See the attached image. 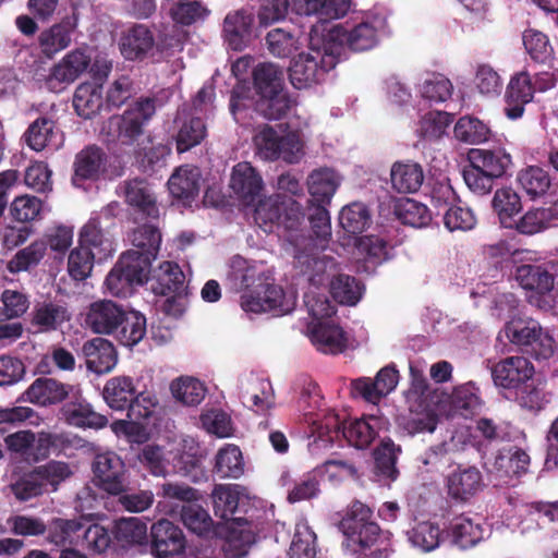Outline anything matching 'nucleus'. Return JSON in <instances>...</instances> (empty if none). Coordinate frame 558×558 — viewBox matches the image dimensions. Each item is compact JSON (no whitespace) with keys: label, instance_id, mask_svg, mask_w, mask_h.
<instances>
[{"label":"nucleus","instance_id":"nucleus-1","mask_svg":"<svg viewBox=\"0 0 558 558\" xmlns=\"http://www.w3.org/2000/svg\"><path fill=\"white\" fill-rule=\"evenodd\" d=\"M227 281L234 291H244L241 307L245 312L259 314L271 312L281 316L291 313L296 306V293L293 289L283 290L268 282L264 265L235 256L230 263Z\"/></svg>","mask_w":558,"mask_h":558},{"label":"nucleus","instance_id":"nucleus-2","mask_svg":"<svg viewBox=\"0 0 558 558\" xmlns=\"http://www.w3.org/2000/svg\"><path fill=\"white\" fill-rule=\"evenodd\" d=\"M410 377L411 385L405 395L409 414L400 420L399 425L409 435L433 433L446 409L442 391L433 389L422 371L413 365L410 366Z\"/></svg>","mask_w":558,"mask_h":558},{"label":"nucleus","instance_id":"nucleus-3","mask_svg":"<svg viewBox=\"0 0 558 558\" xmlns=\"http://www.w3.org/2000/svg\"><path fill=\"white\" fill-rule=\"evenodd\" d=\"M338 60L336 50L330 47L325 37L324 23L313 25L308 50L301 52L289 69L291 84L302 89L322 82L327 72L336 66Z\"/></svg>","mask_w":558,"mask_h":558},{"label":"nucleus","instance_id":"nucleus-4","mask_svg":"<svg viewBox=\"0 0 558 558\" xmlns=\"http://www.w3.org/2000/svg\"><path fill=\"white\" fill-rule=\"evenodd\" d=\"M387 26L379 14H368L354 24H337L325 29V37L339 58L343 48L352 51H366L378 44Z\"/></svg>","mask_w":558,"mask_h":558},{"label":"nucleus","instance_id":"nucleus-5","mask_svg":"<svg viewBox=\"0 0 558 558\" xmlns=\"http://www.w3.org/2000/svg\"><path fill=\"white\" fill-rule=\"evenodd\" d=\"M371 509L360 501L352 502L345 517L340 522L343 533V546L353 554L380 549L388 537L371 520Z\"/></svg>","mask_w":558,"mask_h":558},{"label":"nucleus","instance_id":"nucleus-6","mask_svg":"<svg viewBox=\"0 0 558 558\" xmlns=\"http://www.w3.org/2000/svg\"><path fill=\"white\" fill-rule=\"evenodd\" d=\"M254 141L257 154L265 160L282 159L288 163H298L305 155V141L298 130L277 132L270 126H264Z\"/></svg>","mask_w":558,"mask_h":558},{"label":"nucleus","instance_id":"nucleus-7","mask_svg":"<svg viewBox=\"0 0 558 558\" xmlns=\"http://www.w3.org/2000/svg\"><path fill=\"white\" fill-rule=\"evenodd\" d=\"M506 337L517 345L529 347L536 359L547 360L555 353L553 336L530 317H512L505 326Z\"/></svg>","mask_w":558,"mask_h":558},{"label":"nucleus","instance_id":"nucleus-8","mask_svg":"<svg viewBox=\"0 0 558 558\" xmlns=\"http://www.w3.org/2000/svg\"><path fill=\"white\" fill-rule=\"evenodd\" d=\"M150 269L141 264L135 253H123L105 280V288L113 296H129L135 286L148 280Z\"/></svg>","mask_w":558,"mask_h":558},{"label":"nucleus","instance_id":"nucleus-9","mask_svg":"<svg viewBox=\"0 0 558 558\" xmlns=\"http://www.w3.org/2000/svg\"><path fill=\"white\" fill-rule=\"evenodd\" d=\"M92 60V48L71 50L50 69L45 77L46 88L53 93L63 92L89 69Z\"/></svg>","mask_w":558,"mask_h":558},{"label":"nucleus","instance_id":"nucleus-10","mask_svg":"<svg viewBox=\"0 0 558 558\" xmlns=\"http://www.w3.org/2000/svg\"><path fill=\"white\" fill-rule=\"evenodd\" d=\"M549 263L523 264L515 268L513 278L518 284L531 292L529 300L537 307L547 310L551 307L550 292H553V278Z\"/></svg>","mask_w":558,"mask_h":558},{"label":"nucleus","instance_id":"nucleus-11","mask_svg":"<svg viewBox=\"0 0 558 558\" xmlns=\"http://www.w3.org/2000/svg\"><path fill=\"white\" fill-rule=\"evenodd\" d=\"M155 111L153 99H141L121 116L112 117L109 120V128L117 133V137L122 144H132L143 134L146 123L155 114Z\"/></svg>","mask_w":558,"mask_h":558},{"label":"nucleus","instance_id":"nucleus-12","mask_svg":"<svg viewBox=\"0 0 558 558\" xmlns=\"http://www.w3.org/2000/svg\"><path fill=\"white\" fill-rule=\"evenodd\" d=\"M529 454L521 448L509 446L500 449L489 468L496 485H513L514 480L527 472Z\"/></svg>","mask_w":558,"mask_h":558},{"label":"nucleus","instance_id":"nucleus-13","mask_svg":"<svg viewBox=\"0 0 558 558\" xmlns=\"http://www.w3.org/2000/svg\"><path fill=\"white\" fill-rule=\"evenodd\" d=\"M96 485L111 495H118L125 487V465L114 452L97 454L93 463Z\"/></svg>","mask_w":558,"mask_h":558},{"label":"nucleus","instance_id":"nucleus-14","mask_svg":"<svg viewBox=\"0 0 558 558\" xmlns=\"http://www.w3.org/2000/svg\"><path fill=\"white\" fill-rule=\"evenodd\" d=\"M492 375L496 386L517 391L532 379L534 367L524 356H510L499 361L493 367Z\"/></svg>","mask_w":558,"mask_h":558},{"label":"nucleus","instance_id":"nucleus-15","mask_svg":"<svg viewBox=\"0 0 558 558\" xmlns=\"http://www.w3.org/2000/svg\"><path fill=\"white\" fill-rule=\"evenodd\" d=\"M254 15L245 10L228 13L223 20L222 37L227 46L234 50L245 49L255 38Z\"/></svg>","mask_w":558,"mask_h":558},{"label":"nucleus","instance_id":"nucleus-16","mask_svg":"<svg viewBox=\"0 0 558 558\" xmlns=\"http://www.w3.org/2000/svg\"><path fill=\"white\" fill-rule=\"evenodd\" d=\"M238 391L242 403L257 413H265L274 407V391L270 383L256 375L241 377Z\"/></svg>","mask_w":558,"mask_h":558},{"label":"nucleus","instance_id":"nucleus-17","mask_svg":"<svg viewBox=\"0 0 558 558\" xmlns=\"http://www.w3.org/2000/svg\"><path fill=\"white\" fill-rule=\"evenodd\" d=\"M126 312L112 301H97L89 305L85 324L95 333L112 336Z\"/></svg>","mask_w":558,"mask_h":558},{"label":"nucleus","instance_id":"nucleus-18","mask_svg":"<svg viewBox=\"0 0 558 558\" xmlns=\"http://www.w3.org/2000/svg\"><path fill=\"white\" fill-rule=\"evenodd\" d=\"M153 553L157 558L181 555L185 548V537L179 526L162 519L151 526Z\"/></svg>","mask_w":558,"mask_h":558},{"label":"nucleus","instance_id":"nucleus-19","mask_svg":"<svg viewBox=\"0 0 558 558\" xmlns=\"http://www.w3.org/2000/svg\"><path fill=\"white\" fill-rule=\"evenodd\" d=\"M389 428L388 420L380 414H369L343 425L342 436L354 447H367L377 435Z\"/></svg>","mask_w":558,"mask_h":558},{"label":"nucleus","instance_id":"nucleus-20","mask_svg":"<svg viewBox=\"0 0 558 558\" xmlns=\"http://www.w3.org/2000/svg\"><path fill=\"white\" fill-rule=\"evenodd\" d=\"M230 187L246 206L254 205L263 191V180L248 162L233 167Z\"/></svg>","mask_w":558,"mask_h":558},{"label":"nucleus","instance_id":"nucleus-21","mask_svg":"<svg viewBox=\"0 0 558 558\" xmlns=\"http://www.w3.org/2000/svg\"><path fill=\"white\" fill-rule=\"evenodd\" d=\"M82 354L87 369L97 375L110 373L118 362L113 344L100 337L86 341L82 347Z\"/></svg>","mask_w":558,"mask_h":558},{"label":"nucleus","instance_id":"nucleus-22","mask_svg":"<svg viewBox=\"0 0 558 558\" xmlns=\"http://www.w3.org/2000/svg\"><path fill=\"white\" fill-rule=\"evenodd\" d=\"M307 331L312 343L324 353H340L348 345L344 331L333 320L310 322Z\"/></svg>","mask_w":558,"mask_h":558},{"label":"nucleus","instance_id":"nucleus-23","mask_svg":"<svg viewBox=\"0 0 558 558\" xmlns=\"http://www.w3.org/2000/svg\"><path fill=\"white\" fill-rule=\"evenodd\" d=\"M228 534L223 544L227 558H242L256 541V526L242 518L228 522Z\"/></svg>","mask_w":558,"mask_h":558},{"label":"nucleus","instance_id":"nucleus-24","mask_svg":"<svg viewBox=\"0 0 558 558\" xmlns=\"http://www.w3.org/2000/svg\"><path fill=\"white\" fill-rule=\"evenodd\" d=\"M398 381V372L393 367H384L377 373L375 379L359 378L352 383V387L355 393L375 404L395 390Z\"/></svg>","mask_w":558,"mask_h":558},{"label":"nucleus","instance_id":"nucleus-25","mask_svg":"<svg viewBox=\"0 0 558 558\" xmlns=\"http://www.w3.org/2000/svg\"><path fill=\"white\" fill-rule=\"evenodd\" d=\"M535 88L530 75L519 73L511 78L505 94V114L510 120L520 119L524 113V107L532 101Z\"/></svg>","mask_w":558,"mask_h":558},{"label":"nucleus","instance_id":"nucleus-26","mask_svg":"<svg viewBox=\"0 0 558 558\" xmlns=\"http://www.w3.org/2000/svg\"><path fill=\"white\" fill-rule=\"evenodd\" d=\"M210 497L215 514L230 522L236 509L250 499V494L239 484H217Z\"/></svg>","mask_w":558,"mask_h":558},{"label":"nucleus","instance_id":"nucleus-27","mask_svg":"<svg viewBox=\"0 0 558 558\" xmlns=\"http://www.w3.org/2000/svg\"><path fill=\"white\" fill-rule=\"evenodd\" d=\"M484 486L483 476L475 466L458 468L447 477L448 494L456 500L466 501Z\"/></svg>","mask_w":558,"mask_h":558},{"label":"nucleus","instance_id":"nucleus-28","mask_svg":"<svg viewBox=\"0 0 558 558\" xmlns=\"http://www.w3.org/2000/svg\"><path fill=\"white\" fill-rule=\"evenodd\" d=\"M294 265L300 271L307 276L310 287L318 288L323 284L330 271L335 268L332 258L320 256L316 252H306L300 247L294 251Z\"/></svg>","mask_w":558,"mask_h":558},{"label":"nucleus","instance_id":"nucleus-29","mask_svg":"<svg viewBox=\"0 0 558 558\" xmlns=\"http://www.w3.org/2000/svg\"><path fill=\"white\" fill-rule=\"evenodd\" d=\"M468 160L477 169L496 179L501 178L512 165L511 155L502 147L472 148L468 153Z\"/></svg>","mask_w":558,"mask_h":558},{"label":"nucleus","instance_id":"nucleus-30","mask_svg":"<svg viewBox=\"0 0 558 558\" xmlns=\"http://www.w3.org/2000/svg\"><path fill=\"white\" fill-rule=\"evenodd\" d=\"M341 182V175L332 169L320 168L312 171L306 182L311 195L308 204H329Z\"/></svg>","mask_w":558,"mask_h":558},{"label":"nucleus","instance_id":"nucleus-31","mask_svg":"<svg viewBox=\"0 0 558 558\" xmlns=\"http://www.w3.org/2000/svg\"><path fill=\"white\" fill-rule=\"evenodd\" d=\"M129 241L133 247L126 253H135L141 264L150 269V263L156 259L161 243L159 230L154 226L143 225L130 233Z\"/></svg>","mask_w":558,"mask_h":558},{"label":"nucleus","instance_id":"nucleus-32","mask_svg":"<svg viewBox=\"0 0 558 558\" xmlns=\"http://www.w3.org/2000/svg\"><path fill=\"white\" fill-rule=\"evenodd\" d=\"M151 291L161 296L184 291L185 276L180 266L174 262H162L151 271Z\"/></svg>","mask_w":558,"mask_h":558},{"label":"nucleus","instance_id":"nucleus-33","mask_svg":"<svg viewBox=\"0 0 558 558\" xmlns=\"http://www.w3.org/2000/svg\"><path fill=\"white\" fill-rule=\"evenodd\" d=\"M73 390L72 386L54 378H37L26 390V399L38 405L47 407L63 401Z\"/></svg>","mask_w":558,"mask_h":558},{"label":"nucleus","instance_id":"nucleus-34","mask_svg":"<svg viewBox=\"0 0 558 558\" xmlns=\"http://www.w3.org/2000/svg\"><path fill=\"white\" fill-rule=\"evenodd\" d=\"M120 51L125 59H143L155 51V39L151 32L142 24L128 29L120 39Z\"/></svg>","mask_w":558,"mask_h":558},{"label":"nucleus","instance_id":"nucleus-35","mask_svg":"<svg viewBox=\"0 0 558 558\" xmlns=\"http://www.w3.org/2000/svg\"><path fill=\"white\" fill-rule=\"evenodd\" d=\"M27 145L36 151L45 148L58 149L63 143L62 133L56 128L53 120L49 118H38L25 132Z\"/></svg>","mask_w":558,"mask_h":558},{"label":"nucleus","instance_id":"nucleus-36","mask_svg":"<svg viewBox=\"0 0 558 558\" xmlns=\"http://www.w3.org/2000/svg\"><path fill=\"white\" fill-rule=\"evenodd\" d=\"M78 245L89 251L97 262L107 259L116 251L112 240L101 230L96 218H92L82 228Z\"/></svg>","mask_w":558,"mask_h":558},{"label":"nucleus","instance_id":"nucleus-37","mask_svg":"<svg viewBox=\"0 0 558 558\" xmlns=\"http://www.w3.org/2000/svg\"><path fill=\"white\" fill-rule=\"evenodd\" d=\"M244 457L236 445L226 444L215 454L213 472L219 478L236 480L244 474Z\"/></svg>","mask_w":558,"mask_h":558},{"label":"nucleus","instance_id":"nucleus-38","mask_svg":"<svg viewBox=\"0 0 558 558\" xmlns=\"http://www.w3.org/2000/svg\"><path fill=\"white\" fill-rule=\"evenodd\" d=\"M515 181L520 190L531 201L545 197L551 187V178L549 173L537 166H530L520 170Z\"/></svg>","mask_w":558,"mask_h":558},{"label":"nucleus","instance_id":"nucleus-39","mask_svg":"<svg viewBox=\"0 0 558 558\" xmlns=\"http://www.w3.org/2000/svg\"><path fill=\"white\" fill-rule=\"evenodd\" d=\"M448 534L454 545L461 548H468L484 538L485 529L480 520H474L473 518L461 514L450 521Z\"/></svg>","mask_w":558,"mask_h":558},{"label":"nucleus","instance_id":"nucleus-40","mask_svg":"<svg viewBox=\"0 0 558 558\" xmlns=\"http://www.w3.org/2000/svg\"><path fill=\"white\" fill-rule=\"evenodd\" d=\"M125 202L146 216H156L158 213L155 194L144 180L134 179L124 182L121 186Z\"/></svg>","mask_w":558,"mask_h":558},{"label":"nucleus","instance_id":"nucleus-41","mask_svg":"<svg viewBox=\"0 0 558 558\" xmlns=\"http://www.w3.org/2000/svg\"><path fill=\"white\" fill-rule=\"evenodd\" d=\"M105 105L101 85L94 82H85L76 87L73 106L80 117L89 119L97 114Z\"/></svg>","mask_w":558,"mask_h":558},{"label":"nucleus","instance_id":"nucleus-42","mask_svg":"<svg viewBox=\"0 0 558 558\" xmlns=\"http://www.w3.org/2000/svg\"><path fill=\"white\" fill-rule=\"evenodd\" d=\"M442 400L446 404L444 415H461L468 417L480 408V400L472 385L457 387L451 395L442 391Z\"/></svg>","mask_w":558,"mask_h":558},{"label":"nucleus","instance_id":"nucleus-43","mask_svg":"<svg viewBox=\"0 0 558 558\" xmlns=\"http://www.w3.org/2000/svg\"><path fill=\"white\" fill-rule=\"evenodd\" d=\"M407 537L411 546L422 553L437 549L445 539L444 530L430 521L415 523L407 532Z\"/></svg>","mask_w":558,"mask_h":558},{"label":"nucleus","instance_id":"nucleus-44","mask_svg":"<svg viewBox=\"0 0 558 558\" xmlns=\"http://www.w3.org/2000/svg\"><path fill=\"white\" fill-rule=\"evenodd\" d=\"M300 13L316 15L320 22L343 17L351 8V0H296Z\"/></svg>","mask_w":558,"mask_h":558},{"label":"nucleus","instance_id":"nucleus-45","mask_svg":"<svg viewBox=\"0 0 558 558\" xmlns=\"http://www.w3.org/2000/svg\"><path fill=\"white\" fill-rule=\"evenodd\" d=\"M201 172L193 166L179 167L168 180L170 193L182 199L194 198L199 192Z\"/></svg>","mask_w":558,"mask_h":558},{"label":"nucleus","instance_id":"nucleus-46","mask_svg":"<svg viewBox=\"0 0 558 558\" xmlns=\"http://www.w3.org/2000/svg\"><path fill=\"white\" fill-rule=\"evenodd\" d=\"M390 181L397 192L414 193L423 184V169L415 162H395L390 170Z\"/></svg>","mask_w":558,"mask_h":558},{"label":"nucleus","instance_id":"nucleus-47","mask_svg":"<svg viewBox=\"0 0 558 558\" xmlns=\"http://www.w3.org/2000/svg\"><path fill=\"white\" fill-rule=\"evenodd\" d=\"M315 470L319 477H325L332 486H339L347 481L360 478L356 463L340 457L326 460L323 464L316 466Z\"/></svg>","mask_w":558,"mask_h":558},{"label":"nucleus","instance_id":"nucleus-48","mask_svg":"<svg viewBox=\"0 0 558 558\" xmlns=\"http://www.w3.org/2000/svg\"><path fill=\"white\" fill-rule=\"evenodd\" d=\"M551 227H556V223L549 207L533 206L530 207L522 216L517 218L514 225H512L510 229L515 230L520 234L534 235Z\"/></svg>","mask_w":558,"mask_h":558},{"label":"nucleus","instance_id":"nucleus-49","mask_svg":"<svg viewBox=\"0 0 558 558\" xmlns=\"http://www.w3.org/2000/svg\"><path fill=\"white\" fill-rule=\"evenodd\" d=\"M136 393V388L131 377L117 376L110 378L102 391L104 400L113 410H124L130 404Z\"/></svg>","mask_w":558,"mask_h":558},{"label":"nucleus","instance_id":"nucleus-50","mask_svg":"<svg viewBox=\"0 0 558 558\" xmlns=\"http://www.w3.org/2000/svg\"><path fill=\"white\" fill-rule=\"evenodd\" d=\"M492 206L500 225L510 229L514 225L515 216L522 209V202L520 195L512 187L506 186L495 192Z\"/></svg>","mask_w":558,"mask_h":558},{"label":"nucleus","instance_id":"nucleus-51","mask_svg":"<svg viewBox=\"0 0 558 558\" xmlns=\"http://www.w3.org/2000/svg\"><path fill=\"white\" fill-rule=\"evenodd\" d=\"M64 420L76 427L102 428L107 424L106 416L96 413L85 400L66 403L62 408Z\"/></svg>","mask_w":558,"mask_h":558},{"label":"nucleus","instance_id":"nucleus-52","mask_svg":"<svg viewBox=\"0 0 558 558\" xmlns=\"http://www.w3.org/2000/svg\"><path fill=\"white\" fill-rule=\"evenodd\" d=\"M417 92L422 98L432 102H445L451 98L453 85L446 75L428 72L421 76L417 83Z\"/></svg>","mask_w":558,"mask_h":558},{"label":"nucleus","instance_id":"nucleus-53","mask_svg":"<svg viewBox=\"0 0 558 558\" xmlns=\"http://www.w3.org/2000/svg\"><path fill=\"white\" fill-rule=\"evenodd\" d=\"M184 112H179L178 122L180 123L177 133V150L184 153L199 145L206 137L207 131L201 118H184Z\"/></svg>","mask_w":558,"mask_h":558},{"label":"nucleus","instance_id":"nucleus-54","mask_svg":"<svg viewBox=\"0 0 558 558\" xmlns=\"http://www.w3.org/2000/svg\"><path fill=\"white\" fill-rule=\"evenodd\" d=\"M352 257L356 262L379 264L387 258L386 242L377 235L352 238Z\"/></svg>","mask_w":558,"mask_h":558},{"label":"nucleus","instance_id":"nucleus-55","mask_svg":"<svg viewBox=\"0 0 558 558\" xmlns=\"http://www.w3.org/2000/svg\"><path fill=\"white\" fill-rule=\"evenodd\" d=\"M104 154L99 148L88 147L82 150L75 159L73 183L78 185V180H94L104 170Z\"/></svg>","mask_w":558,"mask_h":558},{"label":"nucleus","instance_id":"nucleus-56","mask_svg":"<svg viewBox=\"0 0 558 558\" xmlns=\"http://www.w3.org/2000/svg\"><path fill=\"white\" fill-rule=\"evenodd\" d=\"M372 222L368 208L360 202L344 206L339 214V223L345 233L356 238L365 231Z\"/></svg>","mask_w":558,"mask_h":558},{"label":"nucleus","instance_id":"nucleus-57","mask_svg":"<svg viewBox=\"0 0 558 558\" xmlns=\"http://www.w3.org/2000/svg\"><path fill=\"white\" fill-rule=\"evenodd\" d=\"M146 333V319L138 312H126L113 337L125 347L137 344Z\"/></svg>","mask_w":558,"mask_h":558},{"label":"nucleus","instance_id":"nucleus-58","mask_svg":"<svg viewBox=\"0 0 558 558\" xmlns=\"http://www.w3.org/2000/svg\"><path fill=\"white\" fill-rule=\"evenodd\" d=\"M170 390L177 401L187 407L198 405L207 392L204 383L189 376L173 380Z\"/></svg>","mask_w":558,"mask_h":558},{"label":"nucleus","instance_id":"nucleus-59","mask_svg":"<svg viewBox=\"0 0 558 558\" xmlns=\"http://www.w3.org/2000/svg\"><path fill=\"white\" fill-rule=\"evenodd\" d=\"M116 538L122 546H146L147 525L140 518H124L116 523Z\"/></svg>","mask_w":558,"mask_h":558},{"label":"nucleus","instance_id":"nucleus-60","mask_svg":"<svg viewBox=\"0 0 558 558\" xmlns=\"http://www.w3.org/2000/svg\"><path fill=\"white\" fill-rule=\"evenodd\" d=\"M454 137L463 143L476 145L489 138V128L480 119L464 116L461 117L453 128Z\"/></svg>","mask_w":558,"mask_h":558},{"label":"nucleus","instance_id":"nucleus-61","mask_svg":"<svg viewBox=\"0 0 558 558\" xmlns=\"http://www.w3.org/2000/svg\"><path fill=\"white\" fill-rule=\"evenodd\" d=\"M451 123L452 118L449 113L438 110L428 111L420 118L416 133L428 141L439 140L446 134Z\"/></svg>","mask_w":558,"mask_h":558},{"label":"nucleus","instance_id":"nucleus-62","mask_svg":"<svg viewBox=\"0 0 558 558\" xmlns=\"http://www.w3.org/2000/svg\"><path fill=\"white\" fill-rule=\"evenodd\" d=\"M303 223L304 214L301 204L292 198H283L281 202L280 219L276 229L282 228L290 232L288 240L295 246V248L300 246V243L293 233L301 230Z\"/></svg>","mask_w":558,"mask_h":558},{"label":"nucleus","instance_id":"nucleus-63","mask_svg":"<svg viewBox=\"0 0 558 558\" xmlns=\"http://www.w3.org/2000/svg\"><path fill=\"white\" fill-rule=\"evenodd\" d=\"M47 251V243L44 239L32 242L28 246L20 250L8 263V270L12 274L27 271L37 266L44 258Z\"/></svg>","mask_w":558,"mask_h":558},{"label":"nucleus","instance_id":"nucleus-64","mask_svg":"<svg viewBox=\"0 0 558 558\" xmlns=\"http://www.w3.org/2000/svg\"><path fill=\"white\" fill-rule=\"evenodd\" d=\"M316 535L305 520L295 524L293 539L290 546V558H314L316 555Z\"/></svg>","mask_w":558,"mask_h":558}]
</instances>
